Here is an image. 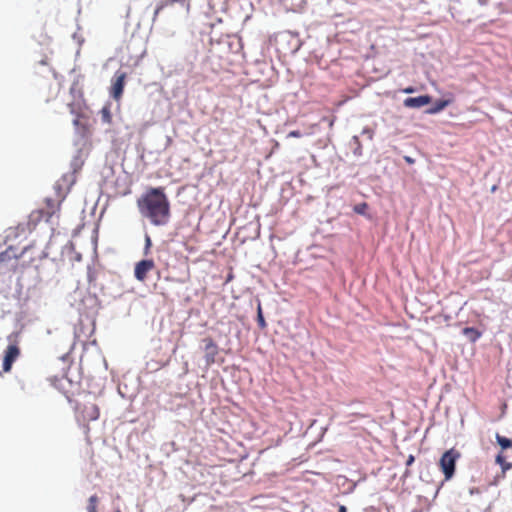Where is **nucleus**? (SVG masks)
Here are the masks:
<instances>
[{"instance_id": "nucleus-17", "label": "nucleus", "mask_w": 512, "mask_h": 512, "mask_svg": "<svg viewBox=\"0 0 512 512\" xmlns=\"http://www.w3.org/2000/svg\"><path fill=\"white\" fill-rule=\"evenodd\" d=\"M169 4H179L184 7L186 11H190L192 0H167Z\"/></svg>"}, {"instance_id": "nucleus-27", "label": "nucleus", "mask_w": 512, "mask_h": 512, "mask_svg": "<svg viewBox=\"0 0 512 512\" xmlns=\"http://www.w3.org/2000/svg\"><path fill=\"white\" fill-rule=\"evenodd\" d=\"M74 125H78L79 124V119L76 118L74 121H73Z\"/></svg>"}, {"instance_id": "nucleus-14", "label": "nucleus", "mask_w": 512, "mask_h": 512, "mask_svg": "<svg viewBox=\"0 0 512 512\" xmlns=\"http://www.w3.org/2000/svg\"><path fill=\"white\" fill-rule=\"evenodd\" d=\"M496 441L502 449H509L512 447V440L501 436L500 434H496Z\"/></svg>"}, {"instance_id": "nucleus-25", "label": "nucleus", "mask_w": 512, "mask_h": 512, "mask_svg": "<svg viewBox=\"0 0 512 512\" xmlns=\"http://www.w3.org/2000/svg\"><path fill=\"white\" fill-rule=\"evenodd\" d=\"M404 93H413L414 92V88L413 87H408V88H405L404 90Z\"/></svg>"}, {"instance_id": "nucleus-24", "label": "nucleus", "mask_w": 512, "mask_h": 512, "mask_svg": "<svg viewBox=\"0 0 512 512\" xmlns=\"http://www.w3.org/2000/svg\"><path fill=\"white\" fill-rule=\"evenodd\" d=\"M404 160L408 163V164H414L415 160L413 158H411L410 156H404Z\"/></svg>"}, {"instance_id": "nucleus-23", "label": "nucleus", "mask_w": 512, "mask_h": 512, "mask_svg": "<svg viewBox=\"0 0 512 512\" xmlns=\"http://www.w3.org/2000/svg\"><path fill=\"white\" fill-rule=\"evenodd\" d=\"M415 461V457L413 455H409L407 460H406V466L409 467L411 466Z\"/></svg>"}, {"instance_id": "nucleus-3", "label": "nucleus", "mask_w": 512, "mask_h": 512, "mask_svg": "<svg viewBox=\"0 0 512 512\" xmlns=\"http://www.w3.org/2000/svg\"><path fill=\"white\" fill-rule=\"evenodd\" d=\"M76 178L74 173H67L62 175L54 185V191L58 202H63L70 192L71 187L75 183Z\"/></svg>"}, {"instance_id": "nucleus-13", "label": "nucleus", "mask_w": 512, "mask_h": 512, "mask_svg": "<svg viewBox=\"0 0 512 512\" xmlns=\"http://www.w3.org/2000/svg\"><path fill=\"white\" fill-rule=\"evenodd\" d=\"M496 463L501 466L503 475H505V473L512 468V463L507 462L502 454H498L496 456Z\"/></svg>"}, {"instance_id": "nucleus-5", "label": "nucleus", "mask_w": 512, "mask_h": 512, "mask_svg": "<svg viewBox=\"0 0 512 512\" xmlns=\"http://www.w3.org/2000/svg\"><path fill=\"white\" fill-rule=\"evenodd\" d=\"M202 342L204 344V359L206 366H211L215 363L216 356L219 353L218 345L211 337L204 338Z\"/></svg>"}, {"instance_id": "nucleus-18", "label": "nucleus", "mask_w": 512, "mask_h": 512, "mask_svg": "<svg viewBox=\"0 0 512 512\" xmlns=\"http://www.w3.org/2000/svg\"><path fill=\"white\" fill-rule=\"evenodd\" d=\"M368 204L366 202L359 203L353 207L355 213L359 215H365L368 209Z\"/></svg>"}, {"instance_id": "nucleus-8", "label": "nucleus", "mask_w": 512, "mask_h": 512, "mask_svg": "<svg viewBox=\"0 0 512 512\" xmlns=\"http://www.w3.org/2000/svg\"><path fill=\"white\" fill-rule=\"evenodd\" d=\"M20 349L16 343H11L5 350L4 360H3V370L5 372H9L11 370L12 364L19 357Z\"/></svg>"}, {"instance_id": "nucleus-22", "label": "nucleus", "mask_w": 512, "mask_h": 512, "mask_svg": "<svg viewBox=\"0 0 512 512\" xmlns=\"http://www.w3.org/2000/svg\"><path fill=\"white\" fill-rule=\"evenodd\" d=\"M288 137L300 138L302 133L299 130H293L288 134Z\"/></svg>"}, {"instance_id": "nucleus-21", "label": "nucleus", "mask_w": 512, "mask_h": 512, "mask_svg": "<svg viewBox=\"0 0 512 512\" xmlns=\"http://www.w3.org/2000/svg\"><path fill=\"white\" fill-rule=\"evenodd\" d=\"M166 5H167V3H165V2L158 3V5L156 6V9L154 11V19L158 16V14L161 12V10H163L166 7Z\"/></svg>"}, {"instance_id": "nucleus-15", "label": "nucleus", "mask_w": 512, "mask_h": 512, "mask_svg": "<svg viewBox=\"0 0 512 512\" xmlns=\"http://www.w3.org/2000/svg\"><path fill=\"white\" fill-rule=\"evenodd\" d=\"M257 323L260 329H265L267 327V323L264 319L263 313H262V307L261 304H258L257 307Z\"/></svg>"}, {"instance_id": "nucleus-26", "label": "nucleus", "mask_w": 512, "mask_h": 512, "mask_svg": "<svg viewBox=\"0 0 512 512\" xmlns=\"http://www.w3.org/2000/svg\"><path fill=\"white\" fill-rule=\"evenodd\" d=\"M339 512H347V509L344 505L339 506Z\"/></svg>"}, {"instance_id": "nucleus-9", "label": "nucleus", "mask_w": 512, "mask_h": 512, "mask_svg": "<svg viewBox=\"0 0 512 512\" xmlns=\"http://www.w3.org/2000/svg\"><path fill=\"white\" fill-rule=\"evenodd\" d=\"M431 102L429 95H421L418 97H409L404 100V106L407 108H420Z\"/></svg>"}, {"instance_id": "nucleus-4", "label": "nucleus", "mask_w": 512, "mask_h": 512, "mask_svg": "<svg viewBox=\"0 0 512 512\" xmlns=\"http://www.w3.org/2000/svg\"><path fill=\"white\" fill-rule=\"evenodd\" d=\"M78 417L83 422L95 421L100 416L99 407L95 403H84L77 406Z\"/></svg>"}, {"instance_id": "nucleus-29", "label": "nucleus", "mask_w": 512, "mask_h": 512, "mask_svg": "<svg viewBox=\"0 0 512 512\" xmlns=\"http://www.w3.org/2000/svg\"><path fill=\"white\" fill-rule=\"evenodd\" d=\"M409 474H410V471L408 469H406V471L404 472V475L408 476Z\"/></svg>"}, {"instance_id": "nucleus-28", "label": "nucleus", "mask_w": 512, "mask_h": 512, "mask_svg": "<svg viewBox=\"0 0 512 512\" xmlns=\"http://www.w3.org/2000/svg\"><path fill=\"white\" fill-rule=\"evenodd\" d=\"M69 106H70L71 113H75L73 105H69Z\"/></svg>"}, {"instance_id": "nucleus-1", "label": "nucleus", "mask_w": 512, "mask_h": 512, "mask_svg": "<svg viewBox=\"0 0 512 512\" xmlns=\"http://www.w3.org/2000/svg\"><path fill=\"white\" fill-rule=\"evenodd\" d=\"M140 214L155 226H164L170 219V203L163 187L149 188L137 200Z\"/></svg>"}, {"instance_id": "nucleus-11", "label": "nucleus", "mask_w": 512, "mask_h": 512, "mask_svg": "<svg viewBox=\"0 0 512 512\" xmlns=\"http://www.w3.org/2000/svg\"><path fill=\"white\" fill-rule=\"evenodd\" d=\"M451 100L441 99L435 102L434 106L427 110L429 114H436L442 110H444L449 104Z\"/></svg>"}, {"instance_id": "nucleus-10", "label": "nucleus", "mask_w": 512, "mask_h": 512, "mask_svg": "<svg viewBox=\"0 0 512 512\" xmlns=\"http://www.w3.org/2000/svg\"><path fill=\"white\" fill-rule=\"evenodd\" d=\"M46 208H45V215L47 218H51L54 214L60 211V206L62 202H58L56 199L47 198L46 199Z\"/></svg>"}, {"instance_id": "nucleus-19", "label": "nucleus", "mask_w": 512, "mask_h": 512, "mask_svg": "<svg viewBox=\"0 0 512 512\" xmlns=\"http://www.w3.org/2000/svg\"><path fill=\"white\" fill-rule=\"evenodd\" d=\"M151 246H152L151 238L148 234H146L145 235V246H144V251H143V254L145 256H148L150 254Z\"/></svg>"}, {"instance_id": "nucleus-7", "label": "nucleus", "mask_w": 512, "mask_h": 512, "mask_svg": "<svg viewBox=\"0 0 512 512\" xmlns=\"http://www.w3.org/2000/svg\"><path fill=\"white\" fill-rule=\"evenodd\" d=\"M126 73L117 71L114 75V79L112 81L111 89H110V95L115 100H120L123 94L124 86H125V80H126Z\"/></svg>"}, {"instance_id": "nucleus-20", "label": "nucleus", "mask_w": 512, "mask_h": 512, "mask_svg": "<svg viewBox=\"0 0 512 512\" xmlns=\"http://www.w3.org/2000/svg\"><path fill=\"white\" fill-rule=\"evenodd\" d=\"M101 113H102V119L103 121L107 122V123H110L111 122V113H110V110L108 107H104L102 110H101Z\"/></svg>"}, {"instance_id": "nucleus-6", "label": "nucleus", "mask_w": 512, "mask_h": 512, "mask_svg": "<svg viewBox=\"0 0 512 512\" xmlns=\"http://www.w3.org/2000/svg\"><path fill=\"white\" fill-rule=\"evenodd\" d=\"M155 268V262L152 259H144L136 263L134 268V276L140 281L144 282L147 274Z\"/></svg>"}, {"instance_id": "nucleus-30", "label": "nucleus", "mask_w": 512, "mask_h": 512, "mask_svg": "<svg viewBox=\"0 0 512 512\" xmlns=\"http://www.w3.org/2000/svg\"><path fill=\"white\" fill-rule=\"evenodd\" d=\"M115 512H121V511H120V510H117V511H115Z\"/></svg>"}, {"instance_id": "nucleus-16", "label": "nucleus", "mask_w": 512, "mask_h": 512, "mask_svg": "<svg viewBox=\"0 0 512 512\" xmlns=\"http://www.w3.org/2000/svg\"><path fill=\"white\" fill-rule=\"evenodd\" d=\"M97 504H98L97 495H92L88 500V506H87L88 512H98Z\"/></svg>"}, {"instance_id": "nucleus-2", "label": "nucleus", "mask_w": 512, "mask_h": 512, "mask_svg": "<svg viewBox=\"0 0 512 512\" xmlns=\"http://www.w3.org/2000/svg\"><path fill=\"white\" fill-rule=\"evenodd\" d=\"M460 457V452L455 448H451L445 451L441 456L439 460V468L443 472L446 481L453 478L455 474L456 462Z\"/></svg>"}, {"instance_id": "nucleus-12", "label": "nucleus", "mask_w": 512, "mask_h": 512, "mask_svg": "<svg viewBox=\"0 0 512 512\" xmlns=\"http://www.w3.org/2000/svg\"><path fill=\"white\" fill-rule=\"evenodd\" d=\"M463 334L467 336L472 342L477 341L481 337V333L473 327H465Z\"/></svg>"}]
</instances>
